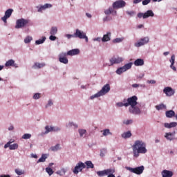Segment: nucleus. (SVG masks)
<instances>
[{"instance_id":"obj_46","label":"nucleus","mask_w":177,"mask_h":177,"mask_svg":"<svg viewBox=\"0 0 177 177\" xmlns=\"http://www.w3.org/2000/svg\"><path fill=\"white\" fill-rule=\"evenodd\" d=\"M103 136H107L109 135H112L111 132H110V129H106L103 130L102 133Z\"/></svg>"},{"instance_id":"obj_9","label":"nucleus","mask_w":177,"mask_h":177,"mask_svg":"<svg viewBox=\"0 0 177 177\" xmlns=\"http://www.w3.org/2000/svg\"><path fill=\"white\" fill-rule=\"evenodd\" d=\"M28 24V19L21 18L17 20L15 28L17 29L24 28V27H26V26H27Z\"/></svg>"},{"instance_id":"obj_14","label":"nucleus","mask_w":177,"mask_h":177,"mask_svg":"<svg viewBox=\"0 0 177 177\" xmlns=\"http://www.w3.org/2000/svg\"><path fill=\"white\" fill-rule=\"evenodd\" d=\"M12 13H13V9L12 8H9L6 10L4 16L1 17V20L2 21H3V23H5V24L8 23V19H9V17H10V16H12Z\"/></svg>"},{"instance_id":"obj_34","label":"nucleus","mask_w":177,"mask_h":177,"mask_svg":"<svg viewBox=\"0 0 177 177\" xmlns=\"http://www.w3.org/2000/svg\"><path fill=\"white\" fill-rule=\"evenodd\" d=\"M131 136H132V133H131V131H129L124 132L122 134V138H123V139H129Z\"/></svg>"},{"instance_id":"obj_36","label":"nucleus","mask_w":177,"mask_h":177,"mask_svg":"<svg viewBox=\"0 0 177 177\" xmlns=\"http://www.w3.org/2000/svg\"><path fill=\"white\" fill-rule=\"evenodd\" d=\"M57 26H53L51 27L49 32L50 35H56V34H57Z\"/></svg>"},{"instance_id":"obj_20","label":"nucleus","mask_w":177,"mask_h":177,"mask_svg":"<svg viewBox=\"0 0 177 177\" xmlns=\"http://www.w3.org/2000/svg\"><path fill=\"white\" fill-rule=\"evenodd\" d=\"M45 66H46L45 62H35L32 66V68H33V70H39L41 68H44Z\"/></svg>"},{"instance_id":"obj_11","label":"nucleus","mask_w":177,"mask_h":177,"mask_svg":"<svg viewBox=\"0 0 177 177\" xmlns=\"http://www.w3.org/2000/svg\"><path fill=\"white\" fill-rule=\"evenodd\" d=\"M163 93H165L167 97H171V96L175 95V89L172 88L171 86H166L163 88Z\"/></svg>"},{"instance_id":"obj_2","label":"nucleus","mask_w":177,"mask_h":177,"mask_svg":"<svg viewBox=\"0 0 177 177\" xmlns=\"http://www.w3.org/2000/svg\"><path fill=\"white\" fill-rule=\"evenodd\" d=\"M133 156L134 158H139L140 154H146L147 153V145L142 140H136L134 141L131 147Z\"/></svg>"},{"instance_id":"obj_3","label":"nucleus","mask_w":177,"mask_h":177,"mask_svg":"<svg viewBox=\"0 0 177 177\" xmlns=\"http://www.w3.org/2000/svg\"><path fill=\"white\" fill-rule=\"evenodd\" d=\"M132 66H133V63L132 62L125 64L123 66L118 67L115 71V73L117 75H122L124 73H127L128 70H131V68H132Z\"/></svg>"},{"instance_id":"obj_49","label":"nucleus","mask_w":177,"mask_h":177,"mask_svg":"<svg viewBox=\"0 0 177 177\" xmlns=\"http://www.w3.org/2000/svg\"><path fill=\"white\" fill-rule=\"evenodd\" d=\"M12 143H15V140L10 139L6 144H5L4 149H8V147H9V145H12Z\"/></svg>"},{"instance_id":"obj_26","label":"nucleus","mask_w":177,"mask_h":177,"mask_svg":"<svg viewBox=\"0 0 177 177\" xmlns=\"http://www.w3.org/2000/svg\"><path fill=\"white\" fill-rule=\"evenodd\" d=\"M174 176V172L169 170H163L162 171V177H171Z\"/></svg>"},{"instance_id":"obj_53","label":"nucleus","mask_w":177,"mask_h":177,"mask_svg":"<svg viewBox=\"0 0 177 177\" xmlns=\"http://www.w3.org/2000/svg\"><path fill=\"white\" fill-rule=\"evenodd\" d=\"M169 62H170L171 64H175V55L173 54V55L171 56V58H170V59H169Z\"/></svg>"},{"instance_id":"obj_23","label":"nucleus","mask_w":177,"mask_h":177,"mask_svg":"<svg viewBox=\"0 0 177 177\" xmlns=\"http://www.w3.org/2000/svg\"><path fill=\"white\" fill-rule=\"evenodd\" d=\"M109 41H111V32H106L102 38V42H109Z\"/></svg>"},{"instance_id":"obj_31","label":"nucleus","mask_w":177,"mask_h":177,"mask_svg":"<svg viewBox=\"0 0 177 177\" xmlns=\"http://www.w3.org/2000/svg\"><path fill=\"white\" fill-rule=\"evenodd\" d=\"M125 38L124 37H117L115 39H113L112 40L113 44H121V42H123Z\"/></svg>"},{"instance_id":"obj_59","label":"nucleus","mask_w":177,"mask_h":177,"mask_svg":"<svg viewBox=\"0 0 177 177\" xmlns=\"http://www.w3.org/2000/svg\"><path fill=\"white\" fill-rule=\"evenodd\" d=\"M93 41L94 42H100L102 41V37H96V38H94L93 39Z\"/></svg>"},{"instance_id":"obj_56","label":"nucleus","mask_w":177,"mask_h":177,"mask_svg":"<svg viewBox=\"0 0 177 177\" xmlns=\"http://www.w3.org/2000/svg\"><path fill=\"white\" fill-rule=\"evenodd\" d=\"M56 35H50L49 37L50 41H55L57 39V37H55Z\"/></svg>"},{"instance_id":"obj_5","label":"nucleus","mask_w":177,"mask_h":177,"mask_svg":"<svg viewBox=\"0 0 177 177\" xmlns=\"http://www.w3.org/2000/svg\"><path fill=\"white\" fill-rule=\"evenodd\" d=\"M126 169L130 172H132V174H136V175H142V174H143V171H145V166L141 165L134 168L127 167Z\"/></svg>"},{"instance_id":"obj_37","label":"nucleus","mask_w":177,"mask_h":177,"mask_svg":"<svg viewBox=\"0 0 177 177\" xmlns=\"http://www.w3.org/2000/svg\"><path fill=\"white\" fill-rule=\"evenodd\" d=\"M8 147L10 150H17V149H19V144H10V145H8Z\"/></svg>"},{"instance_id":"obj_1","label":"nucleus","mask_w":177,"mask_h":177,"mask_svg":"<svg viewBox=\"0 0 177 177\" xmlns=\"http://www.w3.org/2000/svg\"><path fill=\"white\" fill-rule=\"evenodd\" d=\"M138 104V97L136 95L130 97L127 100L124 99L123 102H120L116 103L118 107H129L130 114H133V115H140L142 111Z\"/></svg>"},{"instance_id":"obj_18","label":"nucleus","mask_w":177,"mask_h":177,"mask_svg":"<svg viewBox=\"0 0 177 177\" xmlns=\"http://www.w3.org/2000/svg\"><path fill=\"white\" fill-rule=\"evenodd\" d=\"M176 132L173 131V132H167L165 133V138L167 139V140H169V142H172V140H175V135Z\"/></svg>"},{"instance_id":"obj_47","label":"nucleus","mask_w":177,"mask_h":177,"mask_svg":"<svg viewBox=\"0 0 177 177\" xmlns=\"http://www.w3.org/2000/svg\"><path fill=\"white\" fill-rule=\"evenodd\" d=\"M46 172L48 173V174L49 175V176H52V175H53V169H52V168L50 167H46Z\"/></svg>"},{"instance_id":"obj_29","label":"nucleus","mask_w":177,"mask_h":177,"mask_svg":"<svg viewBox=\"0 0 177 177\" xmlns=\"http://www.w3.org/2000/svg\"><path fill=\"white\" fill-rule=\"evenodd\" d=\"M72 127L75 129H77V128H78V124L72 121L68 122V124H66V128H72Z\"/></svg>"},{"instance_id":"obj_43","label":"nucleus","mask_w":177,"mask_h":177,"mask_svg":"<svg viewBox=\"0 0 177 177\" xmlns=\"http://www.w3.org/2000/svg\"><path fill=\"white\" fill-rule=\"evenodd\" d=\"M85 164L87 167V169H89V168L93 169L94 168L93 163H92V161H91V160L86 161Z\"/></svg>"},{"instance_id":"obj_38","label":"nucleus","mask_w":177,"mask_h":177,"mask_svg":"<svg viewBox=\"0 0 177 177\" xmlns=\"http://www.w3.org/2000/svg\"><path fill=\"white\" fill-rule=\"evenodd\" d=\"M66 172H67V170H66V169H64V168H62L60 170L57 171L56 174H57V175L63 176V175H66Z\"/></svg>"},{"instance_id":"obj_62","label":"nucleus","mask_w":177,"mask_h":177,"mask_svg":"<svg viewBox=\"0 0 177 177\" xmlns=\"http://www.w3.org/2000/svg\"><path fill=\"white\" fill-rule=\"evenodd\" d=\"M8 129V131H14L15 130V126H13V124H10Z\"/></svg>"},{"instance_id":"obj_54","label":"nucleus","mask_w":177,"mask_h":177,"mask_svg":"<svg viewBox=\"0 0 177 177\" xmlns=\"http://www.w3.org/2000/svg\"><path fill=\"white\" fill-rule=\"evenodd\" d=\"M65 37L67 38V39H71V38H75V34L71 35V34H66L65 35Z\"/></svg>"},{"instance_id":"obj_10","label":"nucleus","mask_w":177,"mask_h":177,"mask_svg":"<svg viewBox=\"0 0 177 177\" xmlns=\"http://www.w3.org/2000/svg\"><path fill=\"white\" fill-rule=\"evenodd\" d=\"M127 6V2L124 0H118L113 3L112 6L115 9H122V8H125Z\"/></svg>"},{"instance_id":"obj_64","label":"nucleus","mask_w":177,"mask_h":177,"mask_svg":"<svg viewBox=\"0 0 177 177\" xmlns=\"http://www.w3.org/2000/svg\"><path fill=\"white\" fill-rule=\"evenodd\" d=\"M0 177H10V175H9V174H1V175H0Z\"/></svg>"},{"instance_id":"obj_63","label":"nucleus","mask_w":177,"mask_h":177,"mask_svg":"<svg viewBox=\"0 0 177 177\" xmlns=\"http://www.w3.org/2000/svg\"><path fill=\"white\" fill-rule=\"evenodd\" d=\"M132 88H139L140 86V84H133L131 85Z\"/></svg>"},{"instance_id":"obj_61","label":"nucleus","mask_w":177,"mask_h":177,"mask_svg":"<svg viewBox=\"0 0 177 177\" xmlns=\"http://www.w3.org/2000/svg\"><path fill=\"white\" fill-rule=\"evenodd\" d=\"M164 127H165V128H167V129H171L170 123H167V122L165 123Z\"/></svg>"},{"instance_id":"obj_45","label":"nucleus","mask_w":177,"mask_h":177,"mask_svg":"<svg viewBox=\"0 0 177 177\" xmlns=\"http://www.w3.org/2000/svg\"><path fill=\"white\" fill-rule=\"evenodd\" d=\"M126 13L128 16H129V17H133V16L136 15V12L133 10H127Z\"/></svg>"},{"instance_id":"obj_48","label":"nucleus","mask_w":177,"mask_h":177,"mask_svg":"<svg viewBox=\"0 0 177 177\" xmlns=\"http://www.w3.org/2000/svg\"><path fill=\"white\" fill-rule=\"evenodd\" d=\"M32 135L30 133H24L22 136V139H24L25 140H27L28 139H31Z\"/></svg>"},{"instance_id":"obj_22","label":"nucleus","mask_w":177,"mask_h":177,"mask_svg":"<svg viewBox=\"0 0 177 177\" xmlns=\"http://www.w3.org/2000/svg\"><path fill=\"white\" fill-rule=\"evenodd\" d=\"M74 34L75 38H80V39H82L86 33L80 29H76Z\"/></svg>"},{"instance_id":"obj_24","label":"nucleus","mask_w":177,"mask_h":177,"mask_svg":"<svg viewBox=\"0 0 177 177\" xmlns=\"http://www.w3.org/2000/svg\"><path fill=\"white\" fill-rule=\"evenodd\" d=\"M76 55H80V49L78 48L70 50L66 53L67 56H76Z\"/></svg>"},{"instance_id":"obj_4","label":"nucleus","mask_w":177,"mask_h":177,"mask_svg":"<svg viewBox=\"0 0 177 177\" xmlns=\"http://www.w3.org/2000/svg\"><path fill=\"white\" fill-rule=\"evenodd\" d=\"M149 42H150V37L149 36L143 37L134 44V46L136 48H140V46L147 45Z\"/></svg>"},{"instance_id":"obj_7","label":"nucleus","mask_w":177,"mask_h":177,"mask_svg":"<svg viewBox=\"0 0 177 177\" xmlns=\"http://www.w3.org/2000/svg\"><path fill=\"white\" fill-rule=\"evenodd\" d=\"M137 16L138 19H149V17H154V12L151 10H148L145 12H139Z\"/></svg>"},{"instance_id":"obj_52","label":"nucleus","mask_w":177,"mask_h":177,"mask_svg":"<svg viewBox=\"0 0 177 177\" xmlns=\"http://www.w3.org/2000/svg\"><path fill=\"white\" fill-rule=\"evenodd\" d=\"M107 150L106 149H102L100 150V157H104V156L106 155Z\"/></svg>"},{"instance_id":"obj_41","label":"nucleus","mask_w":177,"mask_h":177,"mask_svg":"<svg viewBox=\"0 0 177 177\" xmlns=\"http://www.w3.org/2000/svg\"><path fill=\"white\" fill-rule=\"evenodd\" d=\"M31 41H32V37L30 35L26 36L24 39V44H30Z\"/></svg>"},{"instance_id":"obj_51","label":"nucleus","mask_w":177,"mask_h":177,"mask_svg":"<svg viewBox=\"0 0 177 177\" xmlns=\"http://www.w3.org/2000/svg\"><path fill=\"white\" fill-rule=\"evenodd\" d=\"M62 131V128L57 126H53V132H60Z\"/></svg>"},{"instance_id":"obj_15","label":"nucleus","mask_w":177,"mask_h":177,"mask_svg":"<svg viewBox=\"0 0 177 177\" xmlns=\"http://www.w3.org/2000/svg\"><path fill=\"white\" fill-rule=\"evenodd\" d=\"M114 172H115V170L114 169H107L105 170L97 171V175L102 177L106 175H109V174H114Z\"/></svg>"},{"instance_id":"obj_39","label":"nucleus","mask_w":177,"mask_h":177,"mask_svg":"<svg viewBox=\"0 0 177 177\" xmlns=\"http://www.w3.org/2000/svg\"><path fill=\"white\" fill-rule=\"evenodd\" d=\"M51 151H57L62 149L60 144H57L55 146H53L50 148Z\"/></svg>"},{"instance_id":"obj_12","label":"nucleus","mask_w":177,"mask_h":177,"mask_svg":"<svg viewBox=\"0 0 177 177\" xmlns=\"http://www.w3.org/2000/svg\"><path fill=\"white\" fill-rule=\"evenodd\" d=\"M67 53H61L58 55V59L59 63L62 64H68V59L67 58Z\"/></svg>"},{"instance_id":"obj_25","label":"nucleus","mask_w":177,"mask_h":177,"mask_svg":"<svg viewBox=\"0 0 177 177\" xmlns=\"http://www.w3.org/2000/svg\"><path fill=\"white\" fill-rule=\"evenodd\" d=\"M133 64H134V66H136V67H140L142 66H144L145 65V59H143L142 58H138L134 61Z\"/></svg>"},{"instance_id":"obj_16","label":"nucleus","mask_w":177,"mask_h":177,"mask_svg":"<svg viewBox=\"0 0 177 177\" xmlns=\"http://www.w3.org/2000/svg\"><path fill=\"white\" fill-rule=\"evenodd\" d=\"M110 89H111L110 84H106L105 85H104L102 86V88H101V90L99 92L102 96H104L110 92Z\"/></svg>"},{"instance_id":"obj_21","label":"nucleus","mask_w":177,"mask_h":177,"mask_svg":"<svg viewBox=\"0 0 177 177\" xmlns=\"http://www.w3.org/2000/svg\"><path fill=\"white\" fill-rule=\"evenodd\" d=\"M6 67H15V68H19V64L15 62L13 59L8 60L5 64Z\"/></svg>"},{"instance_id":"obj_13","label":"nucleus","mask_w":177,"mask_h":177,"mask_svg":"<svg viewBox=\"0 0 177 177\" xmlns=\"http://www.w3.org/2000/svg\"><path fill=\"white\" fill-rule=\"evenodd\" d=\"M53 6L51 3H45L44 5L37 6L36 8L39 13H42L43 12H45L46 9H50Z\"/></svg>"},{"instance_id":"obj_44","label":"nucleus","mask_w":177,"mask_h":177,"mask_svg":"<svg viewBox=\"0 0 177 177\" xmlns=\"http://www.w3.org/2000/svg\"><path fill=\"white\" fill-rule=\"evenodd\" d=\"M15 174H17V175H18L19 176H21V175H24V171L21 170L20 169H15Z\"/></svg>"},{"instance_id":"obj_33","label":"nucleus","mask_w":177,"mask_h":177,"mask_svg":"<svg viewBox=\"0 0 177 177\" xmlns=\"http://www.w3.org/2000/svg\"><path fill=\"white\" fill-rule=\"evenodd\" d=\"M46 158H48V154L43 153L41 158L37 160V164H39V162H45V161H46Z\"/></svg>"},{"instance_id":"obj_17","label":"nucleus","mask_w":177,"mask_h":177,"mask_svg":"<svg viewBox=\"0 0 177 177\" xmlns=\"http://www.w3.org/2000/svg\"><path fill=\"white\" fill-rule=\"evenodd\" d=\"M114 9L115 8L113 6H110L108 9L104 10V13L106 16H110V15L112 16H116L117 12Z\"/></svg>"},{"instance_id":"obj_6","label":"nucleus","mask_w":177,"mask_h":177,"mask_svg":"<svg viewBox=\"0 0 177 177\" xmlns=\"http://www.w3.org/2000/svg\"><path fill=\"white\" fill-rule=\"evenodd\" d=\"M124 60H125V58L122 57H112L109 59L110 64L109 66H114V64H121V63H124Z\"/></svg>"},{"instance_id":"obj_27","label":"nucleus","mask_w":177,"mask_h":177,"mask_svg":"<svg viewBox=\"0 0 177 177\" xmlns=\"http://www.w3.org/2000/svg\"><path fill=\"white\" fill-rule=\"evenodd\" d=\"M77 132L79 133L80 138H86V133H87L86 129H79Z\"/></svg>"},{"instance_id":"obj_57","label":"nucleus","mask_w":177,"mask_h":177,"mask_svg":"<svg viewBox=\"0 0 177 177\" xmlns=\"http://www.w3.org/2000/svg\"><path fill=\"white\" fill-rule=\"evenodd\" d=\"M176 127H177V122H170V129L171 128H175Z\"/></svg>"},{"instance_id":"obj_58","label":"nucleus","mask_w":177,"mask_h":177,"mask_svg":"<svg viewBox=\"0 0 177 177\" xmlns=\"http://www.w3.org/2000/svg\"><path fill=\"white\" fill-rule=\"evenodd\" d=\"M156 81L154 80H147V84H151L152 85H154L155 84H156Z\"/></svg>"},{"instance_id":"obj_28","label":"nucleus","mask_w":177,"mask_h":177,"mask_svg":"<svg viewBox=\"0 0 177 177\" xmlns=\"http://www.w3.org/2000/svg\"><path fill=\"white\" fill-rule=\"evenodd\" d=\"M176 115H175V111L174 110H169L165 112V116L167 117V118H172Z\"/></svg>"},{"instance_id":"obj_40","label":"nucleus","mask_w":177,"mask_h":177,"mask_svg":"<svg viewBox=\"0 0 177 177\" xmlns=\"http://www.w3.org/2000/svg\"><path fill=\"white\" fill-rule=\"evenodd\" d=\"M133 124V120L132 119H126L123 120L124 125H132Z\"/></svg>"},{"instance_id":"obj_55","label":"nucleus","mask_w":177,"mask_h":177,"mask_svg":"<svg viewBox=\"0 0 177 177\" xmlns=\"http://www.w3.org/2000/svg\"><path fill=\"white\" fill-rule=\"evenodd\" d=\"M150 2H151V0H144V1H142V3L143 6H146V5H149V3H150Z\"/></svg>"},{"instance_id":"obj_35","label":"nucleus","mask_w":177,"mask_h":177,"mask_svg":"<svg viewBox=\"0 0 177 177\" xmlns=\"http://www.w3.org/2000/svg\"><path fill=\"white\" fill-rule=\"evenodd\" d=\"M46 41V37L44 36L41 39H39L38 40L35 41L36 45H42Z\"/></svg>"},{"instance_id":"obj_8","label":"nucleus","mask_w":177,"mask_h":177,"mask_svg":"<svg viewBox=\"0 0 177 177\" xmlns=\"http://www.w3.org/2000/svg\"><path fill=\"white\" fill-rule=\"evenodd\" d=\"M86 167V165L82 162H79L75 167V168L73 170V174L75 175H78L80 172H82V169H84V168Z\"/></svg>"},{"instance_id":"obj_30","label":"nucleus","mask_w":177,"mask_h":177,"mask_svg":"<svg viewBox=\"0 0 177 177\" xmlns=\"http://www.w3.org/2000/svg\"><path fill=\"white\" fill-rule=\"evenodd\" d=\"M46 131L43 133V135H48L49 132H53V126L47 125L45 127Z\"/></svg>"},{"instance_id":"obj_32","label":"nucleus","mask_w":177,"mask_h":177,"mask_svg":"<svg viewBox=\"0 0 177 177\" xmlns=\"http://www.w3.org/2000/svg\"><path fill=\"white\" fill-rule=\"evenodd\" d=\"M99 97H102V94H100V91L97 92L95 94L92 95L90 96V100H95V99H97Z\"/></svg>"},{"instance_id":"obj_19","label":"nucleus","mask_w":177,"mask_h":177,"mask_svg":"<svg viewBox=\"0 0 177 177\" xmlns=\"http://www.w3.org/2000/svg\"><path fill=\"white\" fill-rule=\"evenodd\" d=\"M55 106V100L52 98L48 99L45 105H44V109L46 110H49V109H52Z\"/></svg>"},{"instance_id":"obj_42","label":"nucleus","mask_w":177,"mask_h":177,"mask_svg":"<svg viewBox=\"0 0 177 177\" xmlns=\"http://www.w3.org/2000/svg\"><path fill=\"white\" fill-rule=\"evenodd\" d=\"M156 109L158 111L164 110V109H167V106L164 104H160L159 105L156 106Z\"/></svg>"},{"instance_id":"obj_60","label":"nucleus","mask_w":177,"mask_h":177,"mask_svg":"<svg viewBox=\"0 0 177 177\" xmlns=\"http://www.w3.org/2000/svg\"><path fill=\"white\" fill-rule=\"evenodd\" d=\"M111 20V18L109 16H106L103 18V21H110Z\"/></svg>"},{"instance_id":"obj_50","label":"nucleus","mask_w":177,"mask_h":177,"mask_svg":"<svg viewBox=\"0 0 177 177\" xmlns=\"http://www.w3.org/2000/svg\"><path fill=\"white\" fill-rule=\"evenodd\" d=\"M33 99L35 100H38V99H41V93H36L33 95Z\"/></svg>"}]
</instances>
